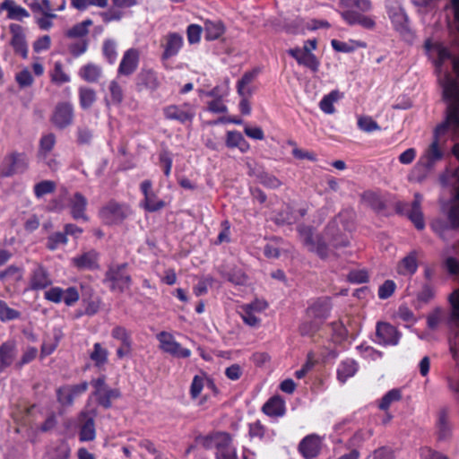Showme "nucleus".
<instances>
[{
  "instance_id": "nucleus-1",
  "label": "nucleus",
  "mask_w": 459,
  "mask_h": 459,
  "mask_svg": "<svg viewBox=\"0 0 459 459\" xmlns=\"http://www.w3.org/2000/svg\"><path fill=\"white\" fill-rule=\"evenodd\" d=\"M453 69L456 74L454 78L449 73H445L439 82L443 88V96L449 101L446 109L445 120L439 124L434 132V139L424 154L420 157L414 173L421 168L431 170L435 164L441 160L444 152L439 148V136L451 131L459 134V59L453 58Z\"/></svg>"
},
{
  "instance_id": "nucleus-2",
  "label": "nucleus",
  "mask_w": 459,
  "mask_h": 459,
  "mask_svg": "<svg viewBox=\"0 0 459 459\" xmlns=\"http://www.w3.org/2000/svg\"><path fill=\"white\" fill-rule=\"evenodd\" d=\"M351 216L352 212L345 210L327 224L321 238L325 239L328 247L330 245L333 249H338L349 245L348 236L339 228V221L343 223V228L346 230L348 226L344 223V220L351 219Z\"/></svg>"
},
{
  "instance_id": "nucleus-3",
  "label": "nucleus",
  "mask_w": 459,
  "mask_h": 459,
  "mask_svg": "<svg viewBox=\"0 0 459 459\" xmlns=\"http://www.w3.org/2000/svg\"><path fill=\"white\" fill-rule=\"evenodd\" d=\"M30 160L25 152H12L5 155L0 164V177L10 178L22 174L29 169Z\"/></svg>"
},
{
  "instance_id": "nucleus-4",
  "label": "nucleus",
  "mask_w": 459,
  "mask_h": 459,
  "mask_svg": "<svg viewBox=\"0 0 459 459\" xmlns=\"http://www.w3.org/2000/svg\"><path fill=\"white\" fill-rule=\"evenodd\" d=\"M297 230L300 240L310 252L316 253L322 259H326L330 255L331 249L325 244V239L321 238V236H317L316 238L314 239L312 227L300 224L298 226Z\"/></svg>"
},
{
  "instance_id": "nucleus-5",
  "label": "nucleus",
  "mask_w": 459,
  "mask_h": 459,
  "mask_svg": "<svg viewBox=\"0 0 459 459\" xmlns=\"http://www.w3.org/2000/svg\"><path fill=\"white\" fill-rule=\"evenodd\" d=\"M127 265V263L111 265L106 272L105 281L110 282L111 290L123 293L130 289L132 278L125 273Z\"/></svg>"
},
{
  "instance_id": "nucleus-6",
  "label": "nucleus",
  "mask_w": 459,
  "mask_h": 459,
  "mask_svg": "<svg viewBox=\"0 0 459 459\" xmlns=\"http://www.w3.org/2000/svg\"><path fill=\"white\" fill-rule=\"evenodd\" d=\"M447 221L436 220L432 222V230L443 239H446V233L451 230H459V204L449 206L446 212Z\"/></svg>"
},
{
  "instance_id": "nucleus-7",
  "label": "nucleus",
  "mask_w": 459,
  "mask_h": 459,
  "mask_svg": "<svg viewBox=\"0 0 459 459\" xmlns=\"http://www.w3.org/2000/svg\"><path fill=\"white\" fill-rule=\"evenodd\" d=\"M386 7L394 29L403 36L410 34L409 19L403 8L397 2L391 3Z\"/></svg>"
},
{
  "instance_id": "nucleus-8",
  "label": "nucleus",
  "mask_w": 459,
  "mask_h": 459,
  "mask_svg": "<svg viewBox=\"0 0 459 459\" xmlns=\"http://www.w3.org/2000/svg\"><path fill=\"white\" fill-rule=\"evenodd\" d=\"M160 342V348L167 353L177 358H188L191 355V351L182 348L181 345L175 341L172 334L167 332H161L157 335Z\"/></svg>"
},
{
  "instance_id": "nucleus-9",
  "label": "nucleus",
  "mask_w": 459,
  "mask_h": 459,
  "mask_svg": "<svg viewBox=\"0 0 459 459\" xmlns=\"http://www.w3.org/2000/svg\"><path fill=\"white\" fill-rule=\"evenodd\" d=\"M128 212L126 206L111 201L100 210V215L106 224L111 225L122 222Z\"/></svg>"
},
{
  "instance_id": "nucleus-10",
  "label": "nucleus",
  "mask_w": 459,
  "mask_h": 459,
  "mask_svg": "<svg viewBox=\"0 0 459 459\" xmlns=\"http://www.w3.org/2000/svg\"><path fill=\"white\" fill-rule=\"evenodd\" d=\"M52 283L53 281L48 269L40 264H36L30 274L29 289L36 291L42 290L51 286Z\"/></svg>"
},
{
  "instance_id": "nucleus-11",
  "label": "nucleus",
  "mask_w": 459,
  "mask_h": 459,
  "mask_svg": "<svg viewBox=\"0 0 459 459\" xmlns=\"http://www.w3.org/2000/svg\"><path fill=\"white\" fill-rule=\"evenodd\" d=\"M52 123L56 127L64 129L72 125L74 121V108L68 102L58 103L51 117Z\"/></svg>"
},
{
  "instance_id": "nucleus-12",
  "label": "nucleus",
  "mask_w": 459,
  "mask_h": 459,
  "mask_svg": "<svg viewBox=\"0 0 459 459\" xmlns=\"http://www.w3.org/2000/svg\"><path fill=\"white\" fill-rule=\"evenodd\" d=\"M400 333L389 323L378 322L376 327L377 342L380 345H396L399 342Z\"/></svg>"
},
{
  "instance_id": "nucleus-13",
  "label": "nucleus",
  "mask_w": 459,
  "mask_h": 459,
  "mask_svg": "<svg viewBox=\"0 0 459 459\" xmlns=\"http://www.w3.org/2000/svg\"><path fill=\"white\" fill-rule=\"evenodd\" d=\"M96 415L95 411H82L80 414V432L79 437L82 442L92 441L96 437V429L94 417Z\"/></svg>"
},
{
  "instance_id": "nucleus-14",
  "label": "nucleus",
  "mask_w": 459,
  "mask_h": 459,
  "mask_svg": "<svg viewBox=\"0 0 459 459\" xmlns=\"http://www.w3.org/2000/svg\"><path fill=\"white\" fill-rule=\"evenodd\" d=\"M163 114L166 119L176 120L182 124L192 121L195 117V112L187 104H184L183 106H167L163 108Z\"/></svg>"
},
{
  "instance_id": "nucleus-15",
  "label": "nucleus",
  "mask_w": 459,
  "mask_h": 459,
  "mask_svg": "<svg viewBox=\"0 0 459 459\" xmlns=\"http://www.w3.org/2000/svg\"><path fill=\"white\" fill-rule=\"evenodd\" d=\"M197 441L206 449H224L232 442L231 436L227 432H215L205 437H197Z\"/></svg>"
},
{
  "instance_id": "nucleus-16",
  "label": "nucleus",
  "mask_w": 459,
  "mask_h": 459,
  "mask_svg": "<svg viewBox=\"0 0 459 459\" xmlns=\"http://www.w3.org/2000/svg\"><path fill=\"white\" fill-rule=\"evenodd\" d=\"M157 73L152 69H142L136 76V87L139 91H155L160 87Z\"/></svg>"
},
{
  "instance_id": "nucleus-17",
  "label": "nucleus",
  "mask_w": 459,
  "mask_h": 459,
  "mask_svg": "<svg viewBox=\"0 0 459 459\" xmlns=\"http://www.w3.org/2000/svg\"><path fill=\"white\" fill-rule=\"evenodd\" d=\"M288 54L297 60L299 65H302L312 71L316 72L318 70L319 62L316 56L310 53V49L307 45L304 48H290L288 50Z\"/></svg>"
},
{
  "instance_id": "nucleus-18",
  "label": "nucleus",
  "mask_w": 459,
  "mask_h": 459,
  "mask_svg": "<svg viewBox=\"0 0 459 459\" xmlns=\"http://www.w3.org/2000/svg\"><path fill=\"white\" fill-rule=\"evenodd\" d=\"M341 16L351 26L358 24L368 30H372L376 26V22L371 17L356 10H345L342 12Z\"/></svg>"
},
{
  "instance_id": "nucleus-19",
  "label": "nucleus",
  "mask_w": 459,
  "mask_h": 459,
  "mask_svg": "<svg viewBox=\"0 0 459 459\" xmlns=\"http://www.w3.org/2000/svg\"><path fill=\"white\" fill-rule=\"evenodd\" d=\"M10 32L12 33L11 45L15 53L26 58L28 56V47L22 27L13 23L10 25Z\"/></svg>"
},
{
  "instance_id": "nucleus-20",
  "label": "nucleus",
  "mask_w": 459,
  "mask_h": 459,
  "mask_svg": "<svg viewBox=\"0 0 459 459\" xmlns=\"http://www.w3.org/2000/svg\"><path fill=\"white\" fill-rule=\"evenodd\" d=\"M139 63V52L134 48L126 50L118 67V74L129 76L134 73Z\"/></svg>"
},
{
  "instance_id": "nucleus-21",
  "label": "nucleus",
  "mask_w": 459,
  "mask_h": 459,
  "mask_svg": "<svg viewBox=\"0 0 459 459\" xmlns=\"http://www.w3.org/2000/svg\"><path fill=\"white\" fill-rule=\"evenodd\" d=\"M164 39L165 43L162 45L164 51L161 58L167 60L178 55L183 46L184 40L183 37L178 32H169Z\"/></svg>"
},
{
  "instance_id": "nucleus-22",
  "label": "nucleus",
  "mask_w": 459,
  "mask_h": 459,
  "mask_svg": "<svg viewBox=\"0 0 459 459\" xmlns=\"http://www.w3.org/2000/svg\"><path fill=\"white\" fill-rule=\"evenodd\" d=\"M299 451L306 459L316 457L320 451V439L316 435H308L299 445Z\"/></svg>"
},
{
  "instance_id": "nucleus-23",
  "label": "nucleus",
  "mask_w": 459,
  "mask_h": 459,
  "mask_svg": "<svg viewBox=\"0 0 459 459\" xmlns=\"http://www.w3.org/2000/svg\"><path fill=\"white\" fill-rule=\"evenodd\" d=\"M87 204V199L79 192H76L70 199L71 215L74 220L88 221L89 218L85 214Z\"/></svg>"
},
{
  "instance_id": "nucleus-24",
  "label": "nucleus",
  "mask_w": 459,
  "mask_h": 459,
  "mask_svg": "<svg viewBox=\"0 0 459 459\" xmlns=\"http://www.w3.org/2000/svg\"><path fill=\"white\" fill-rule=\"evenodd\" d=\"M330 306L327 301L317 300L307 309V318H313L318 323L324 324L328 317Z\"/></svg>"
},
{
  "instance_id": "nucleus-25",
  "label": "nucleus",
  "mask_w": 459,
  "mask_h": 459,
  "mask_svg": "<svg viewBox=\"0 0 459 459\" xmlns=\"http://www.w3.org/2000/svg\"><path fill=\"white\" fill-rule=\"evenodd\" d=\"M17 355L13 342H5L0 346V372L10 367Z\"/></svg>"
},
{
  "instance_id": "nucleus-26",
  "label": "nucleus",
  "mask_w": 459,
  "mask_h": 459,
  "mask_svg": "<svg viewBox=\"0 0 459 459\" xmlns=\"http://www.w3.org/2000/svg\"><path fill=\"white\" fill-rule=\"evenodd\" d=\"M259 74V69L255 68L251 71L246 72L241 79L238 82L237 90L239 96H251L253 90L248 86Z\"/></svg>"
},
{
  "instance_id": "nucleus-27",
  "label": "nucleus",
  "mask_w": 459,
  "mask_h": 459,
  "mask_svg": "<svg viewBox=\"0 0 459 459\" xmlns=\"http://www.w3.org/2000/svg\"><path fill=\"white\" fill-rule=\"evenodd\" d=\"M0 7L2 10L8 11L9 19L22 21L23 18L30 16L29 12L25 8L16 5L13 0H4Z\"/></svg>"
},
{
  "instance_id": "nucleus-28",
  "label": "nucleus",
  "mask_w": 459,
  "mask_h": 459,
  "mask_svg": "<svg viewBox=\"0 0 459 459\" xmlns=\"http://www.w3.org/2000/svg\"><path fill=\"white\" fill-rule=\"evenodd\" d=\"M74 263L80 269H95L98 267V254L91 250L74 257Z\"/></svg>"
},
{
  "instance_id": "nucleus-29",
  "label": "nucleus",
  "mask_w": 459,
  "mask_h": 459,
  "mask_svg": "<svg viewBox=\"0 0 459 459\" xmlns=\"http://www.w3.org/2000/svg\"><path fill=\"white\" fill-rule=\"evenodd\" d=\"M418 263L416 254L411 252L402 259L397 267V272L402 275H412L416 273Z\"/></svg>"
},
{
  "instance_id": "nucleus-30",
  "label": "nucleus",
  "mask_w": 459,
  "mask_h": 459,
  "mask_svg": "<svg viewBox=\"0 0 459 459\" xmlns=\"http://www.w3.org/2000/svg\"><path fill=\"white\" fill-rule=\"evenodd\" d=\"M121 395L118 389L107 388L100 390L95 395L98 403L105 409L112 406V400L119 398Z\"/></svg>"
},
{
  "instance_id": "nucleus-31",
  "label": "nucleus",
  "mask_w": 459,
  "mask_h": 459,
  "mask_svg": "<svg viewBox=\"0 0 459 459\" xmlns=\"http://www.w3.org/2000/svg\"><path fill=\"white\" fill-rule=\"evenodd\" d=\"M225 31V27L221 21H206L204 22V37L207 40L219 39Z\"/></svg>"
},
{
  "instance_id": "nucleus-32",
  "label": "nucleus",
  "mask_w": 459,
  "mask_h": 459,
  "mask_svg": "<svg viewBox=\"0 0 459 459\" xmlns=\"http://www.w3.org/2000/svg\"><path fill=\"white\" fill-rule=\"evenodd\" d=\"M80 76L87 82H97L102 75V69L95 64H87L79 72Z\"/></svg>"
},
{
  "instance_id": "nucleus-33",
  "label": "nucleus",
  "mask_w": 459,
  "mask_h": 459,
  "mask_svg": "<svg viewBox=\"0 0 459 459\" xmlns=\"http://www.w3.org/2000/svg\"><path fill=\"white\" fill-rule=\"evenodd\" d=\"M342 97V93H341L339 91H332L329 94L325 95L319 102L320 109L325 114H333L335 112V108L333 104L337 102Z\"/></svg>"
},
{
  "instance_id": "nucleus-34",
  "label": "nucleus",
  "mask_w": 459,
  "mask_h": 459,
  "mask_svg": "<svg viewBox=\"0 0 459 459\" xmlns=\"http://www.w3.org/2000/svg\"><path fill=\"white\" fill-rule=\"evenodd\" d=\"M263 411L269 416H282L285 412L284 403L280 397H273L264 404Z\"/></svg>"
},
{
  "instance_id": "nucleus-35",
  "label": "nucleus",
  "mask_w": 459,
  "mask_h": 459,
  "mask_svg": "<svg viewBox=\"0 0 459 459\" xmlns=\"http://www.w3.org/2000/svg\"><path fill=\"white\" fill-rule=\"evenodd\" d=\"M80 106L83 110L90 109L97 100L96 91L89 87H80L78 90Z\"/></svg>"
},
{
  "instance_id": "nucleus-36",
  "label": "nucleus",
  "mask_w": 459,
  "mask_h": 459,
  "mask_svg": "<svg viewBox=\"0 0 459 459\" xmlns=\"http://www.w3.org/2000/svg\"><path fill=\"white\" fill-rule=\"evenodd\" d=\"M357 363L353 359H346L342 362L337 370L338 379L344 383L349 377L355 375L357 372Z\"/></svg>"
},
{
  "instance_id": "nucleus-37",
  "label": "nucleus",
  "mask_w": 459,
  "mask_h": 459,
  "mask_svg": "<svg viewBox=\"0 0 459 459\" xmlns=\"http://www.w3.org/2000/svg\"><path fill=\"white\" fill-rule=\"evenodd\" d=\"M226 145L229 148L238 147L241 152H246L248 149V143L243 135L238 131H230L227 134Z\"/></svg>"
},
{
  "instance_id": "nucleus-38",
  "label": "nucleus",
  "mask_w": 459,
  "mask_h": 459,
  "mask_svg": "<svg viewBox=\"0 0 459 459\" xmlns=\"http://www.w3.org/2000/svg\"><path fill=\"white\" fill-rule=\"evenodd\" d=\"M108 351L106 348L102 347L100 342L93 345V351L90 353V359L94 362L98 368L104 366L108 362Z\"/></svg>"
},
{
  "instance_id": "nucleus-39",
  "label": "nucleus",
  "mask_w": 459,
  "mask_h": 459,
  "mask_svg": "<svg viewBox=\"0 0 459 459\" xmlns=\"http://www.w3.org/2000/svg\"><path fill=\"white\" fill-rule=\"evenodd\" d=\"M340 5L347 10H355L357 12L368 13L372 9L370 0H340Z\"/></svg>"
},
{
  "instance_id": "nucleus-40",
  "label": "nucleus",
  "mask_w": 459,
  "mask_h": 459,
  "mask_svg": "<svg viewBox=\"0 0 459 459\" xmlns=\"http://www.w3.org/2000/svg\"><path fill=\"white\" fill-rule=\"evenodd\" d=\"M71 449L69 445L61 441L55 447L48 452V459H68L70 456Z\"/></svg>"
},
{
  "instance_id": "nucleus-41",
  "label": "nucleus",
  "mask_w": 459,
  "mask_h": 459,
  "mask_svg": "<svg viewBox=\"0 0 459 459\" xmlns=\"http://www.w3.org/2000/svg\"><path fill=\"white\" fill-rule=\"evenodd\" d=\"M448 301L451 306L449 320L459 326V289L449 295Z\"/></svg>"
},
{
  "instance_id": "nucleus-42",
  "label": "nucleus",
  "mask_w": 459,
  "mask_h": 459,
  "mask_svg": "<svg viewBox=\"0 0 459 459\" xmlns=\"http://www.w3.org/2000/svg\"><path fill=\"white\" fill-rule=\"evenodd\" d=\"M30 9L34 13H41L46 17L56 18V14L54 13L49 0H41L38 3H32Z\"/></svg>"
},
{
  "instance_id": "nucleus-43",
  "label": "nucleus",
  "mask_w": 459,
  "mask_h": 459,
  "mask_svg": "<svg viewBox=\"0 0 459 459\" xmlns=\"http://www.w3.org/2000/svg\"><path fill=\"white\" fill-rule=\"evenodd\" d=\"M322 325L313 318H308L300 325L299 333L302 336H313L319 331Z\"/></svg>"
},
{
  "instance_id": "nucleus-44",
  "label": "nucleus",
  "mask_w": 459,
  "mask_h": 459,
  "mask_svg": "<svg viewBox=\"0 0 459 459\" xmlns=\"http://www.w3.org/2000/svg\"><path fill=\"white\" fill-rule=\"evenodd\" d=\"M363 199L376 212H381L385 209L384 201L376 193L366 192L363 195Z\"/></svg>"
},
{
  "instance_id": "nucleus-45",
  "label": "nucleus",
  "mask_w": 459,
  "mask_h": 459,
  "mask_svg": "<svg viewBox=\"0 0 459 459\" xmlns=\"http://www.w3.org/2000/svg\"><path fill=\"white\" fill-rule=\"evenodd\" d=\"M22 279V269L16 265H10L5 270L0 272V280L3 281H19Z\"/></svg>"
},
{
  "instance_id": "nucleus-46",
  "label": "nucleus",
  "mask_w": 459,
  "mask_h": 459,
  "mask_svg": "<svg viewBox=\"0 0 459 459\" xmlns=\"http://www.w3.org/2000/svg\"><path fill=\"white\" fill-rule=\"evenodd\" d=\"M296 221L297 217L293 215L292 209L290 207L281 210L273 218V221L277 225H290L294 223Z\"/></svg>"
},
{
  "instance_id": "nucleus-47",
  "label": "nucleus",
  "mask_w": 459,
  "mask_h": 459,
  "mask_svg": "<svg viewBox=\"0 0 459 459\" xmlns=\"http://www.w3.org/2000/svg\"><path fill=\"white\" fill-rule=\"evenodd\" d=\"M51 81L56 84H63L70 82V77L64 72L63 65L60 62H56L54 70L51 72Z\"/></svg>"
},
{
  "instance_id": "nucleus-48",
  "label": "nucleus",
  "mask_w": 459,
  "mask_h": 459,
  "mask_svg": "<svg viewBox=\"0 0 459 459\" xmlns=\"http://www.w3.org/2000/svg\"><path fill=\"white\" fill-rule=\"evenodd\" d=\"M358 127L365 133H372L380 130L378 124L368 116H361L358 118Z\"/></svg>"
},
{
  "instance_id": "nucleus-49",
  "label": "nucleus",
  "mask_w": 459,
  "mask_h": 459,
  "mask_svg": "<svg viewBox=\"0 0 459 459\" xmlns=\"http://www.w3.org/2000/svg\"><path fill=\"white\" fill-rule=\"evenodd\" d=\"M56 183L51 180H43L34 186V194L37 198H40L45 195L51 194L56 189Z\"/></svg>"
},
{
  "instance_id": "nucleus-50",
  "label": "nucleus",
  "mask_w": 459,
  "mask_h": 459,
  "mask_svg": "<svg viewBox=\"0 0 459 459\" xmlns=\"http://www.w3.org/2000/svg\"><path fill=\"white\" fill-rule=\"evenodd\" d=\"M111 336L118 340L123 346L132 345L130 333L123 326L117 325L112 329Z\"/></svg>"
},
{
  "instance_id": "nucleus-51",
  "label": "nucleus",
  "mask_w": 459,
  "mask_h": 459,
  "mask_svg": "<svg viewBox=\"0 0 459 459\" xmlns=\"http://www.w3.org/2000/svg\"><path fill=\"white\" fill-rule=\"evenodd\" d=\"M439 438L445 439L450 435V426L446 410L443 409L438 416Z\"/></svg>"
},
{
  "instance_id": "nucleus-52",
  "label": "nucleus",
  "mask_w": 459,
  "mask_h": 459,
  "mask_svg": "<svg viewBox=\"0 0 459 459\" xmlns=\"http://www.w3.org/2000/svg\"><path fill=\"white\" fill-rule=\"evenodd\" d=\"M165 206V202L158 200L155 193L144 195V208L149 212H157Z\"/></svg>"
},
{
  "instance_id": "nucleus-53",
  "label": "nucleus",
  "mask_w": 459,
  "mask_h": 459,
  "mask_svg": "<svg viewBox=\"0 0 459 459\" xmlns=\"http://www.w3.org/2000/svg\"><path fill=\"white\" fill-rule=\"evenodd\" d=\"M401 398V392L398 389H392L383 396L379 403V408L385 411L390 407L391 403L399 401Z\"/></svg>"
},
{
  "instance_id": "nucleus-54",
  "label": "nucleus",
  "mask_w": 459,
  "mask_h": 459,
  "mask_svg": "<svg viewBox=\"0 0 459 459\" xmlns=\"http://www.w3.org/2000/svg\"><path fill=\"white\" fill-rule=\"evenodd\" d=\"M21 313L7 306L5 301L0 300V320L9 321L19 318Z\"/></svg>"
},
{
  "instance_id": "nucleus-55",
  "label": "nucleus",
  "mask_w": 459,
  "mask_h": 459,
  "mask_svg": "<svg viewBox=\"0 0 459 459\" xmlns=\"http://www.w3.org/2000/svg\"><path fill=\"white\" fill-rule=\"evenodd\" d=\"M256 178L261 184L267 187L277 188L281 186V181L276 177L267 172H259Z\"/></svg>"
},
{
  "instance_id": "nucleus-56",
  "label": "nucleus",
  "mask_w": 459,
  "mask_h": 459,
  "mask_svg": "<svg viewBox=\"0 0 459 459\" xmlns=\"http://www.w3.org/2000/svg\"><path fill=\"white\" fill-rule=\"evenodd\" d=\"M67 237L65 232H56L48 238L47 247L55 250L60 244H65Z\"/></svg>"
},
{
  "instance_id": "nucleus-57",
  "label": "nucleus",
  "mask_w": 459,
  "mask_h": 459,
  "mask_svg": "<svg viewBox=\"0 0 459 459\" xmlns=\"http://www.w3.org/2000/svg\"><path fill=\"white\" fill-rule=\"evenodd\" d=\"M56 397L59 403L65 406H70L74 403V396L67 386H62L56 391Z\"/></svg>"
},
{
  "instance_id": "nucleus-58",
  "label": "nucleus",
  "mask_w": 459,
  "mask_h": 459,
  "mask_svg": "<svg viewBox=\"0 0 459 459\" xmlns=\"http://www.w3.org/2000/svg\"><path fill=\"white\" fill-rule=\"evenodd\" d=\"M203 29L200 25L190 24L186 29L187 40L190 44H196L201 39Z\"/></svg>"
},
{
  "instance_id": "nucleus-59",
  "label": "nucleus",
  "mask_w": 459,
  "mask_h": 459,
  "mask_svg": "<svg viewBox=\"0 0 459 459\" xmlns=\"http://www.w3.org/2000/svg\"><path fill=\"white\" fill-rule=\"evenodd\" d=\"M124 13L118 8H109L108 10L100 13L102 21L105 23H108L114 21H120Z\"/></svg>"
},
{
  "instance_id": "nucleus-60",
  "label": "nucleus",
  "mask_w": 459,
  "mask_h": 459,
  "mask_svg": "<svg viewBox=\"0 0 459 459\" xmlns=\"http://www.w3.org/2000/svg\"><path fill=\"white\" fill-rule=\"evenodd\" d=\"M395 287L394 281L386 280L378 289V297L381 299H388L394 292Z\"/></svg>"
},
{
  "instance_id": "nucleus-61",
  "label": "nucleus",
  "mask_w": 459,
  "mask_h": 459,
  "mask_svg": "<svg viewBox=\"0 0 459 459\" xmlns=\"http://www.w3.org/2000/svg\"><path fill=\"white\" fill-rule=\"evenodd\" d=\"M109 91L111 100L114 104H120L123 101L124 94L121 86L116 81H112L109 84Z\"/></svg>"
},
{
  "instance_id": "nucleus-62",
  "label": "nucleus",
  "mask_w": 459,
  "mask_h": 459,
  "mask_svg": "<svg viewBox=\"0 0 459 459\" xmlns=\"http://www.w3.org/2000/svg\"><path fill=\"white\" fill-rule=\"evenodd\" d=\"M367 459H394V455L391 448L382 446L376 449Z\"/></svg>"
},
{
  "instance_id": "nucleus-63",
  "label": "nucleus",
  "mask_w": 459,
  "mask_h": 459,
  "mask_svg": "<svg viewBox=\"0 0 459 459\" xmlns=\"http://www.w3.org/2000/svg\"><path fill=\"white\" fill-rule=\"evenodd\" d=\"M15 80L21 88L30 86L33 83V77L28 69H23L18 73Z\"/></svg>"
},
{
  "instance_id": "nucleus-64",
  "label": "nucleus",
  "mask_w": 459,
  "mask_h": 459,
  "mask_svg": "<svg viewBox=\"0 0 459 459\" xmlns=\"http://www.w3.org/2000/svg\"><path fill=\"white\" fill-rule=\"evenodd\" d=\"M216 459H238L235 447L230 443L224 449L216 451Z\"/></svg>"
}]
</instances>
